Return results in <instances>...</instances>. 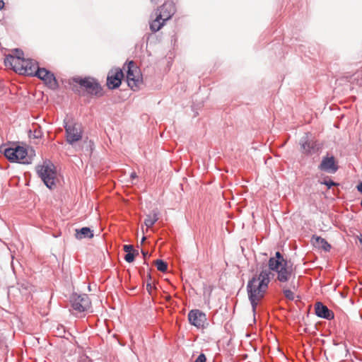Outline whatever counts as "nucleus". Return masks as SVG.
Returning <instances> with one entry per match:
<instances>
[{
	"label": "nucleus",
	"mask_w": 362,
	"mask_h": 362,
	"mask_svg": "<svg viewBox=\"0 0 362 362\" xmlns=\"http://www.w3.org/2000/svg\"><path fill=\"white\" fill-rule=\"evenodd\" d=\"M23 65V70L20 74L22 75L35 76L39 68L37 63L35 60L30 59L24 58Z\"/></svg>",
	"instance_id": "obj_16"
},
{
	"label": "nucleus",
	"mask_w": 362,
	"mask_h": 362,
	"mask_svg": "<svg viewBox=\"0 0 362 362\" xmlns=\"http://www.w3.org/2000/svg\"><path fill=\"white\" fill-rule=\"evenodd\" d=\"M147 277H148V281L146 284V290L148 292V293L151 294L153 286H152L151 282L150 281L151 280V276L150 273L147 274Z\"/></svg>",
	"instance_id": "obj_30"
},
{
	"label": "nucleus",
	"mask_w": 362,
	"mask_h": 362,
	"mask_svg": "<svg viewBox=\"0 0 362 362\" xmlns=\"http://www.w3.org/2000/svg\"><path fill=\"white\" fill-rule=\"evenodd\" d=\"M151 1L153 4H157L159 1V0H151Z\"/></svg>",
	"instance_id": "obj_42"
},
{
	"label": "nucleus",
	"mask_w": 362,
	"mask_h": 362,
	"mask_svg": "<svg viewBox=\"0 0 362 362\" xmlns=\"http://www.w3.org/2000/svg\"><path fill=\"white\" fill-rule=\"evenodd\" d=\"M123 250L126 253L132 252L133 251H136L134 249L133 245H124L123 246Z\"/></svg>",
	"instance_id": "obj_31"
},
{
	"label": "nucleus",
	"mask_w": 362,
	"mask_h": 362,
	"mask_svg": "<svg viewBox=\"0 0 362 362\" xmlns=\"http://www.w3.org/2000/svg\"><path fill=\"white\" fill-rule=\"evenodd\" d=\"M303 152L306 155H312L315 153V144L308 139V136H303L300 141Z\"/></svg>",
	"instance_id": "obj_17"
},
{
	"label": "nucleus",
	"mask_w": 362,
	"mask_h": 362,
	"mask_svg": "<svg viewBox=\"0 0 362 362\" xmlns=\"http://www.w3.org/2000/svg\"><path fill=\"white\" fill-rule=\"evenodd\" d=\"M64 122L66 142L69 144L73 145L75 142L78 141L82 139L81 125L77 123L69 124L65 122V120Z\"/></svg>",
	"instance_id": "obj_8"
},
{
	"label": "nucleus",
	"mask_w": 362,
	"mask_h": 362,
	"mask_svg": "<svg viewBox=\"0 0 362 362\" xmlns=\"http://www.w3.org/2000/svg\"><path fill=\"white\" fill-rule=\"evenodd\" d=\"M257 275L253 276L247 282V293L248 299L252 306V310L254 315L256 313V310L259 303V301L264 298L266 290L264 288H259L257 286Z\"/></svg>",
	"instance_id": "obj_3"
},
{
	"label": "nucleus",
	"mask_w": 362,
	"mask_h": 362,
	"mask_svg": "<svg viewBox=\"0 0 362 362\" xmlns=\"http://www.w3.org/2000/svg\"><path fill=\"white\" fill-rule=\"evenodd\" d=\"M70 85L78 84L81 88L89 89L91 90H98L101 89V86L97 79L86 76L82 78L81 76H74L68 81Z\"/></svg>",
	"instance_id": "obj_7"
},
{
	"label": "nucleus",
	"mask_w": 362,
	"mask_h": 362,
	"mask_svg": "<svg viewBox=\"0 0 362 362\" xmlns=\"http://www.w3.org/2000/svg\"><path fill=\"white\" fill-rule=\"evenodd\" d=\"M175 11V5L173 1L164 2L156 9L155 18L150 22L151 30L153 33L160 30L165 23L173 17Z\"/></svg>",
	"instance_id": "obj_1"
},
{
	"label": "nucleus",
	"mask_w": 362,
	"mask_h": 362,
	"mask_svg": "<svg viewBox=\"0 0 362 362\" xmlns=\"http://www.w3.org/2000/svg\"><path fill=\"white\" fill-rule=\"evenodd\" d=\"M339 169V165L334 156L329 153L322 157V161L318 165V170L328 173L334 174Z\"/></svg>",
	"instance_id": "obj_12"
},
{
	"label": "nucleus",
	"mask_w": 362,
	"mask_h": 362,
	"mask_svg": "<svg viewBox=\"0 0 362 362\" xmlns=\"http://www.w3.org/2000/svg\"><path fill=\"white\" fill-rule=\"evenodd\" d=\"M36 173L45 185L49 189H52L55 184L56 168L53 163H44L42 165H37L35 168Z\"/></svg>",
	"instance_id": "obj_4"
},
{
	"label": "nucleus",
	"mask_w": 362,
	"mask_h": 362,
	"mask_svg": "<svg viewBox=\"0 0 362 362\" xmlns=\"http://www.w3.org/2000/svg\"><path fill=\"white\" fill-rule=\"evenodd\" d=\"M24 57H13V55H7L4 59L5 66L11 68L15 72L19 74L22 71L23 62Z\"/></svg>",
	"instance_id": "obj_14"
},
{
	"label": "nucleus",
	"mask_w": 362,
	"mask_h": 362,
	"mask_svg": "<svg viewBox=\"0 0 362 362\" xmlns=\"http://www.w3.org/2000/svg\"><path fill=\"white\" fill-rule=\"evenodd\" d=\"M42 95H44V91L40 92Z\"/></svg>",
	"instance_id": "obj_45"
},
{
	"label": "nucleus",
	"mask_w": 362,
	"mask_h": 362,
	"mask_svg": "<svg viewBox=\"0 0 362 362\" xmlns=\"http://www.w3.org/2000/svg\"><path fill=\"white\" fill-rule=\"evenodd\" d=\"M2 343H3V337H2V335L0 334V346L1 345Z\"/></svg>",
	"instance_id": "obj_41"
},
{
	"label": "nucleus",
	"mask_w": 362,
	"mask_h": 362,
	"mask_svg": "<svg viewBox=\"0 0 362 362\" xmlns=\"http://www.w3.org/2000/svg\"><path fill=\"white\" fill-rule=\"evenodd\" d=\"M35 76L42 80L48 88L54 90L58 88V82L55 76L46 69L38 68Z\"/></svg>",
	"instance_id": "obj_10"
},
{
	"label": "nucleus",
	"mask_w": 362,
	"mask_h": 362,
	"mask_svg": "<svg viewBox=\"0 0 362 362\" xmlns=\"http://www.w3.org/2000/svg\"><path fill=\"white\" fill-rule=\"evenodd\" d=\"M94 236L93 230L89 227H83L79 229H76L75 237L78 240L84 238H92Z\"/></svg>",
	"instance_id": "obj_19"
},
{
	"label": "nucleus",
	"mask_w": 362,
	"mask_h": 362,
	"mask_svg": "<svg viewBox=\"0 0 362 362\" xmlns=\"http://www.w3.org/2000/svg\"><path fill=\"white\" fill-rule=\"evenodd\" d=\"M33 136L36 139L40 138L42 136V132L40 129H35L34 131Z\"/></svg>",
	"instance_id": "obj_35"
},
{
	"label": "nucleus",
	"mask_w": 362,
	"mask_h": 362,
	"mask_svg": "<svg viewBox=\"0 0 362 362\" xmlns=\"http://www.w3.org/2000/svg\"><path fill=\"white\" fill-rule=\"evenodd\" d=\"M187 317L189 322L198 329H205L209 325L206 314L200 310L194 309L190 310Z\"/></svg>",
	"instance_id": "obj_9"
},
{
	"label": "nucleus",
	"mask_w": 362,
	"mask_h": 362,
	"mask_svg": "<svg viewBox=\"0 0 362 362\" xmlns=\"http://www.w3.org/2000/svg\"><path fill=\"white\" fill-rule=\"evenodd\" d=\"M159 211L157 209L152 210V211L146 216L144 224L147 228H151L158 220Z\"/></svg>",
	"instance_id": "obj_21"
},
{
	"label": "nucleus",
	"mask_w": 362,
	"mask_h": 362,
	"mask_svg": "<svg viewBox=\"0 0 362 362\" xmlns=\"http://www.w3.org/2000/svg\"><path fill=\"white\" fill-rule=\"evenodd\" d=\"M358 240L360 243L362 245V234H360V235L358 236Z\"/></svg>",
	"instance_id": "obj_40"
},
{
	"label": "nucleus",
	"mask_w": 362,
	"mask_h": 362,
	"mask_svg": "<svg viewBox=\"0 0 362 362\" xmlns=\"http://www.w3.org/2000/svg\"><path fill=\"white\" fill-rule=\"evenodd\" d=\"M4 1L3 0H0V10L4 7Z\"/></svg>",
	"instance_id": "obj_38"
},
{
	"label": "nucleus",
	"mask_w": 362,
	"mask_h": 362,
	"mask_svg": "<svg viewBox=\"0 0 362 362\" xmlns=\"http://www.w3.org/2000/svg\"><path fill=\"white\" fill-rule=\"evenodd\" d=\"M12 55H13V57H23L24 54H23L22 50L18 49H16L15 50H13Z\"/></svg>",
	"instance_id": "obj_33"
},
{
	"label": "nucleus",
	"mask_w": 362,
	"mask_h": 362,
	"mask_svg": "<svg viewBox=\"0 0 362 362\" xmlns=\"http://www.w3.org/2000/svg\"><path fill=\"white\" fill-rule=\"evenodd\" d=\"M206 357L204 354L201 353L197 358L195 359L194 362H206Z\"/></svg>",
	"instance_id": "obj_32"
},
{
	"label": "nucleus",
	"mask_w": 362,
	"mask_h": 362,
	"mask_svg": "<svg viewBox=\"0 0 362 362\" xmlns=\"http://www.w3.org/2000/svg\"><path fill=\"white\" fill-rule=\"evenodd\" d=\"M320 184L325 185L327 187L328 189H330L332 187L338 185L337 183L334 182L331 178L327 177L323 181L320 182Z\"/></svg>",
	"instance_id": "obj_27"
},
{
	"label": "nucleus",
	"mask_w": 362,
	"mask_h": 362,
	"mask_svg": "<svg viewBox=\"0 0 362 362\" xmlns=\"http://www.w3.org/2000/svg\"><path fill=\"white\" fill-rule=\"evenodd\" d=\"M127 94L126 93L125 95L122 96V97H120V96H118L117 98H116L115 96H114L113 98V102L114 103H120L121 101L122 100H124L126 98H127Z\"/></svg>",
	"instance_id": "obj_34"
},
{
	"label": "nucleus",
	"mask_w": 362,
	"mask_h": 362,
	"mask_svg": "<svg viewBox=\"0 0 362 362\" xmlns=\"http://www.w3.org/2000/svg\"><path fill=\"white\" fill-rule=\"evenodd\" d=\"M277 280L280 282L284 283L289 280L292 270L289 269L288 264L284 267H281L277 272Z\"/></svg>",
	"instance_id": "obj_20"
},
{
	"label": "nucleus",
	"mask_w": 362,
	"mask_h": 362,
	"mask_svg": "<svg viewBox=\"0 0 362 362\" xmlns=\"http://www.w3.org/2000/svg\"><path fill=\"white\" fill-rule=\"evenodd\" d=\"M0 152L3 153L4 156L11 163H31L30 158H27L28 151L23 146H0Z\"/></svg>",
	"instance_id": "obj_2"
},
{
	"label": "nucleus",
	"mask_w": 362,
	"mask_h": 362,
	"mask_svg": "<svg viewBox=\"0 0 362 362\" xmlns=\"http://www.w3.org/2000/svg\"><path fill=\"white\" fill-rule=\"evenodd\" d=\"M131 177H132V178H135V177H136V173H135V172H134V173H132L131 174Z\"/></svg>",
	"instance_id": "obj_39"
},
{
	"label": "nucleus",
	"mask_w": 362,
	"mask_h": 362,
	"mask_svg": "<svg viewBox=\"0 0 362 362\" xmlns=\"http://www.w3.org/2000/svg\"><path fill=\"white\" fill-rule=\"evenodd\" d=\"M155 264L156 265L157 269L161 272H165L168 269V264L163 259H157L155 262Z\"/></svg>",
	"instance_id": "obj_25"
},
{
	"label": "nucleus",
	"mask_w": 362,
	"mask_h": 362,
	"mask_svg": "<svg viewBox=\"0 0 362 362\" xmlns=\"http://www.w3.org/2000/svg\"><path fill=\"white\" fill-rule=\"evenodd\" d=\"M283 293L286 298H287L289 300H293L295 298V295L293 291H291L290 289H284Z\"/></svg>",
	"instance_id": "obj_28"
},
{
	"label": "nucleus",
	"mask_w": 362,
	"mask_h": 362,
	"mask_svg": "<svg viewBox=\"0 0 362 362\" xmlns=\"http://www.w3.org/2000/svg\"><path fill=\"white\" fill-rule=\"evenodd\" d=\"M258 285L257 286L259 288H264L267 289L268 288L269 284L270 282V277H264V278H257Z\"/></svg>",
	"instance_id": "obj_24"
},
{
	"label": "nucleus",
	"mask_w": 362,
	"mask_h": 362,
	"mask_svg": "<svg viewBox=\"0 0 362 362\" xmlns=\"http://www.w3.org/2000/svg\"><path fill=\"white\" fill-rule=\"evenodd\" d=\"M144 264L148 265V263L146 262V259H144Z\"/></svg>",
	"instance_id": "obj_44"
},
{
	"label": "nucleus",
	"mask_w": 362,
	"mask_h": 362,
	"mask_svg": "<svg viewBox=\"0 0 362 362\" xmlns=\"http://www.w3.org/2000/svg\"><path fill=\"white\" fill-rule=\"evenodd\" d=\"M361 206L362 207V199H361Z\"/></svg>",
	"instance_id": "obj_46"
},
{
	"label": "nucleus",
	"mask_w": 362,
	"mask_h": 362,
	"mask_svg": "<svg viewBox=\"0 0 362 362\" xmlns=\"http://www.w3.org/2000/svg\"><path fill=\"white\" fill-rule=\"evenodd\" d=\"M71 307L80 313L86 311L90 306V300L87 294L73 293L69 298Z\"/></svg>",
	"instance_id": "obj_6"
},
{
	"label": "nucleus",
	"mask_w": 362,
	"mask_h": 362,
	"mask_svg": "<svg viewBox=\"0 0 362 362\" xmlns=\"http://www.w3.org/2000/svg\"><path fill=\"white\" fill-rule=\"evenodd\" d=\"M145 240H146V237L143 236L141 241V244L145 241Z\"/></svg>",
	"instance_id": "obj_43"
},
{
	"label": "nucleus",
	"mask_w": 362,
	"mask_h": 362,
	"mask_svg": "<svg viewBox=\"0 0 362 362\" xmlns=\"http://www.w3.org/2000/svg\"><path fill=\"white\" fill-rule=\"evenodd\" d=\"M288 264L286 259H284L283 255L277 251L274 257H271L268 261V267L272 272H277L281 267H286Z\"/></svg>",
	"instance_id": "obj_13"
},
{
	"label": "nucleus",
	"mask_w": 362,
	"mask_h": 362,
	"mask_svg": "<svg viewBox=\"0 0 362 362\" xmlns=\"http://www.w3.org/2000/svg\"><path fill=\"white\" fill-rule=\"evenodd\" d=\"M123 69L127 71V82L128 86L133 89L134 88H139V85L142 83V78L140 71L133 61H129L124 64Z\"/></svg>",
	"instance_id": "obj_5"
},
{
	"label": "nucleus",
	"mask_w": 362,
	"mask_h": 362,
	"mask_svg": "<svg viewBox=\"0 0 362 362\" xmlns=\"http://www.w3.org/2000/svg\"><path fill=\"white\" fill-rule=\"evenodd\" d=\"M79 97L83 99L84 102L89 103L90 99L93 96L101 97L103 95L104 92H78Z\"/></svg>",
	"instance_id": "obj_23"
},
{
	"label": "nucleus",
	"mask_w": 362,
	"mask_h": 362,
	"mask_svg": "<svg viewBox=\"0 0 362 362\" xmlns=\"http://www.w3.org/2000/svg\"><path fill=\"white\" fill-rule=\"evenodd\" d=\"M141 254L143 255L144 259H146L149 256L148 252L143 250H141Z\"/></svg>",
	"instance_id": "obj_36"
},
{
	"label": "nucleus",
	"mask_w": 362,
	"mask_h": 362,
	"mask_svg": "<svg viewBox=\"0 0 362 362\" xmlns=\"http://www.w3.org/2000/svg\"><path fill=\"white\" fill-rule=\"evenodd\" d=\"M124 78V73L120 68H113L110 69L107 76V86L109 89H115L119 88Z\"/></svg>",
	"instance_id": "obj_11"
},
{
	"label": "nucleus",
	"mask_w": 362,
	"mask_h": 362,
	"mask_svg": "<svg viewBox=\"0 0 362 362\" xmlns=\"http://www.w3.org/2000/svg\"><path fill=\"white\" fill-rule=\"evenodd\" d=\"M315 313L318 317L327 320H332L334 317V313L322 302H317L315 303Z\"/></svg>",
	"instance_id": "obj_15"
},
{
	"label": "nucleus",
	"mask_w": 362,
	"mask_h": 362,
	"mask_svg": "<svg viewBox=\"0 0 362 362\" xmlns=\"http://www.w3.org/2000/svg\"><path fill=\"white\" fill-rule=\"evenodd\" d=\"M311 242L315 247L322 248L325 252H329L332 248L331 245L325 238L317 235L312 236Z\"/></svg>",
	"instance_id": "obj_18"
},
{
	"label": "nucleus",
	"mask_w": 362,
	"mask_h": 362,
	"mask_svg": "<svg viewBox=\"0 0 362 362\" xmlns=\"http://www.w3.org/2000/svg\"><path fill=\"white\" fill-rule=\"evenodd\" d=\"M199 92H197L192 96V110L194 112V117H197L199 115V110H200L204 105V100H198Z\"/></svg>",
	"instance_id": "obj_22"
},
{
	"label": "nucleus",
	"mask_w": 362,
	"mask_h": 362,
	"mask_svg": "<svg viewBox=\"0 0 362 362\" xmlns=\"http://www.w3.org/2000/svg\"><path fill=\"white\" fill-rule=\"evenodd\" d=\"M139 255L138 251H133L132 252L127 253L124 257L126 262L131 263L134 260L136 255Z\"/></svg>",
	"instance_id": "obj_26"
},
{
	"label": "nucleus",
	"mask_w": 362,
	"mask_h": 362,
	"mask_svg": "<svg viewBox=\"0 0 362 362\" xmlns=\"http://www.w3.org/2000/svg\"><path fill=\"white\" fill-rule=\"evenodd\" d=\"M272 270L269 269H262L261 272L259 273L257 278H264V277H270V275L272 274Z\"/></svg>",
	"instance_id": "obj_29"
},
{
	"label": "nucleus",
	"mask_w": 362,
	"mask_h": 362,
	"mask_svg": "<svg viewBox=\"0 0 362 362\" xmlns=\"http://www.w3.org/2000/svg\"><path fill=\"white\" fill-rule=\"evenodd\" d=\"M357 190L362 194V182L356 186Z\"/></svg>",
	"instance_id": "obj_37"
}]
</instances>
